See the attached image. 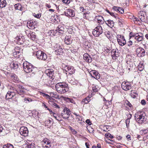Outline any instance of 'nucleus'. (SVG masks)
Returning <instances> with one entry per match:
<instances>
[{
    "label": "nucleus",
    "instance_id": "obj_13",
    "mask_svg": "<svg viewBox=\"0 0 148 148\" xmlns=\"http://www.w3.org/2000/svg\"><path fill=\"white\" fill-rule=\"evenodd\" d=\"M90 74L92 77L97 79H99L100 77L99 74L95 71H91L90 72Z\"/></svg>",
    "mask_w": 148,
    "mask_h": 148
},
{
    "label": "nucleus",
    "instance_id": "obj_37",
    "mask_svg": "<svg viewBox=\"0 0 148 148\" xmlns=\"http://www.w3.org/2000/svg\"><path fill=\"white\" fill-rule=\"evenodd\" d=\"M34 144H27L26 148H34Z\"/></svg>",
    "mask_w": 148,
    "mask_h": 148
},
{
    "label": "nucleus",
    "instance_id": "obj_60",
    "mask_svg": "<svg viewBox=\"0 0 148 148\" xmlns=\"http://www.w3.org/2000/svg\"><path fill=\"white\" fill-rule=\"evenodd\" d=\"M51 122L52 121L51 120H48L46 121V124H47V125H48V124H50Z\"/></svg>",
    "mask_w": 148,
    "mask_h": 148
},
{
    "label": "nucleus",
    "instance_id": "obj_55",
    "mask_svg": "<svg viewBox=\"0 0 148 148\" xmlns=\"http://www.w3.org/2000/svg\"><path fill=\"white\" fill-rule=\"evenodd\" d=\"M39 84H40V86L42 85L45 84L44 82H43V81L42 80V79L40 78V80L39 82Z\"/></svg>",
    "mask_w": 148,
    "mask_h": 148
},
{
    "label": "nucleus",
    "instance_id": "obj_36",
    "mask_svg": "<svg viewBox=\"0 0 148 148\" xmlns=\"http://www.w3.org/2000/svg\"><path fill=\"white\" fill-rule=\"evenodd\" d=\"M13 145L10 143L7 144L3 145V148H13Z\"/></svg>",
    "mask_w": 148,
    "mask_h": 148
},
{
    "label": "nucleus",
    "instance_id": "obj_26",
    "mask_svg": "<svg viewBox=\"0 0 148 148\" xmlns=\"http://www.w3.org/2000/svg\"><path fill=\"white\" fill-rule=\"evenodd\" d=\"M106 24L110 27H112L114 26V23L113 21L110 20L107 21L106 22Z\"/></svg>",
    "mask_w": 148,
    "mask_h": 148
},
{
    "label": "nucleus",
    "instance_id": "obj_33",
    "mask_svg": "<svg viewBox=\"0 0 148 148\" xmlns=\"http://www.w3.org/2000/svg\"><path fill=\"white\" fill-rule=\"evenodd\" d=\"M65 100L67 102H71L74 104H75V103L74 100L70 98L66 97L65 98Z\"/></svg>",
    "mask_w": 148,
    "mask_h": 148
},
{
    "label": "nucleus",
    "instance_id": "obj_4",
    "mask_svg": "<svg viewBox=\"0 0 148 148\" xmlns=\"http://www.w3.org/2000/svg\"><path fill=\"white\" fill-rule=\"evenodd\" d=\"M23 66L24 71L26 73H28L30 72H32L33 73H35V69L36 68H34L33 66L30 63L27 62H24Z\"/></svg>",
    "mask_w": 148,
    "mask_h": 148
},
{
    "label": "nucleus",
    "instance_id": "obj_14",
    "mask_svg": "<svg viewBox=\"0 0 148 148\" xmlns=\"http://www.w3.org/2000/svg\"><path fill=\"white\" fill-rule=\"evenodd\" d=\"M48 77H51L52 78V77L54 74V72L53 69H46L45 71V74Z\"/></svg>",
    "mask_w": 148,
    "mask_h": 148
},
{
    "label": "nucleus",
    "instance_id": "obj_47",
    "mask_svg": "<svg viewBox=\"0 0 148 148\" xmlns=\"http://www.w3.org/2000/svg\"><path fill=\"white\" fill-rule=\"evenodd\" d=\"M50 95L52 97H53L56 99H57L58 97V96L57 95L54 94L53 92L51 93Z\"/></svg>",
    "mask_w": 148,
    "mask_h": 148
},
{
    "label": "nucleus",
    "instance_id": "obj_52",
    "mask_svg": "<svg viewBox=\"0 0 148 148\" xmlns=\"http://www.w3.org/2000/svg\"><path fill=\"white\" fill-rule=\"evenodd\" d=\"M92 90L93 92H97L98 90V89L96 88V86H94L92 87Z\"/></svg>",
    "mask_w": 148,
    "mask_h": 148
},
{
    "label": "nucleus",
    "instance_id": "obj_17",
    "mask_svg": "<svg viewBox=\"0 0 148 148\" xmlns=\"http://www.w3.org/2000/svg\"><path fill=\"white\" fill-rule=\"evenodd\" d=\"M84 59L87 62L90 63L92 62V59L87 53H85L83 55Z\"/></svg>",
    "mask_w": 148,
    "mask_h": 148
},
{
    "label": "nucleus",
    "instance_id": "obj_22",
    "mask_svg": "<svg viewBox=\"0 0 148 148\" xmlns=\"http://www.w3.org/2000/svg\"><path fill=\"white\" fill-rule=\"evenodd\" d=\"M96 18L98 20V23L100 24H102L104 22L103 17L101 16H98L96 17Z\"/></svg>",
    "mask_w": 148,
    "mask_h": 148
},
{
    "label": "nucleus",
    "instance_id": "obj_1",
    "mask_svg": "<svg viewBox=\"0 0 148 148\" xmlns=\"http://www.w3.org/2000/svg\"><path fill=\"white\" fill-rule=\"evenodd\" d=\"M22 86L21 85H17L16 86H11L9 92H11L12 93H14L15 96L16 95H23L25 91L24 89L23 88Z\"/></svg>",
    "mask_w": 148,
    "mask_h": 148
},
{
    "label": "nucleus",
    "instance_id": "obj_42",
    "mask_svg": "<svg viewBox=\"0 0 148 148\" xmlns=\"http://www.w3.org/2000/svg\"><path fill=\"white\" fill-rule=\"evenodd\" d=\"M61 114L62 116L64 119H68L70 115V114H69V113H67L66 114V115L67 116H65V114Z\"/></svg>",
    "mask_w": 148,
    "mask_h": 148
},
{
    "label": "nucleus",
    "instance_id": "obj_51",
    "mask_svg": "<svg viewBox=\"0 0 148 148\" xmlns=\"http://www.w3.org/2000/svg\"><path fill=\"white\" fill-rule=\"evenodd\" d=\"M33 27H34V29H35L37 27V25L36 22L34 21H33Z\"/></svg>",
    "mask_w": 148,
    "mask_h": 148
},
{
    "label": "nucleus",
    "instance_id": "obj_28",
    "mask_svg": "<svg viewBox=\"0 0 148 148\" xmlns=\"http://www.w3.org/2000/svg\"><path fill=\"white\" fill-rule=\"evenodd\" d=\"M7 3L5 0H0V7L1 8L5 7Z\"/></svg>",
    "mask_w": 148,
    "mask_h": 148
},
{
    "label": "nucleus",
    "instance_id": "obj_32",
    "mask_svg": "<svg viewBox=\"0 0 148 148\" xmlns=\"http://www.w3.org/2000/svg\"><path fill=\"white\" fill-rule=\"evenodd\" d=\"M11 66L14 69H17L18 67V65L16 62H13L11 64Z\"/></svg>",
    "mask_w": 148,
    "mask_h": 148
},
{
    "label": "nucleus",
    "instance_id": "obj_15",
    "mask_svg": "<svg viewBox=\"0 0 148 148\" xmlns=\"http://www.w3.org/2000/svg\"><path fill=\"white\" fill-rule=\"evenodd\" d=\"M111 54L112 58L114 60L116 59L119 56L118 49H113L112 51Z\"/></svg>",
    "mask_w": 148,
    "mask_h": 148
},
{
    "label": "nucleus",
    "instance_id": "obj_39",
    "mask_svg": "<svg viewBox=\"0 0 148 148\" xmlns=\"http://www.w3.org/2000/svg\"><path fill=\"white\" fill-rule=\"evenodd\" d=\"M138 68L140 71L143 70L144 69V66L142 64H139L138 66Z\"/></svg>",
    "mask_w": 148,
    "mask_h": 148
},
{
    "label": "nucleus",
    "instance_id": "obj_38",
    "mask_svg": "<svg viewBox=\"0 0 148 148\" xmlns=\"http://www.w3.org/2000/svg\"><path fill=\"white\" fill-rule=\"evenodd\" d=\"M106 141L107 143L112 145L114 143V141L113 140H110L108 138L106 140Z\"/></svg>",
    "mask_w": 148,
    "mask_h": 148
},
{
    "label": "nucleus",
    "instance_id": "obj_63",
    "mask_svg": "<svg viewBox=\"0 0 148 148\" xmlns=\"http://www.w3.org/2000/svg\"><path fill=\"white\" fill-rule=\"evenodd\" d=\"M86 123L89 125H90L91 124V123L90 122V120L89 119H87L86 120Z\"/></svg>",
    "mask_w": 148,
    "mask_h": 148
},
{
    "label": "nucleus",
    "instance_id": "obj_31",
    "mask_svg": "<svg viewBox=\"0 0 148 148\" xmlns=\"http://www.w3.org/2000/svg\"><path fill=\"white\" fill-rule=\"evenodd\" d=\"M14 7L15 9L19 10H22V6L21 4L19 3L16 4Z\"/></svg>",
    "mask_w": 148,
    "mask_h": 148
},
{
    "label": "nucleus",
    "instance_id": "obj_53",
    "mask_svg": "<svg viewBox=\"0 0 148 148\" xmlns=\"http://www.w3.org/2000/svg\"><path fill=\"white\" fill-rule=\"evenodd\" d=\"M119 7L115 6H114L112 8V9L116 11V12H118V10Z\"/></svg>",
    "mask_w": 148,
    "mask_h": 148
},
{
    "label": "nucleus",
    "instance_id": "obj_21",
    "mask_svg": "<svg viewBox=\"0 0 148 148\" xmlns=\"http://www.w3.org/2000/svg\"><path fill=\"white\" fill-rule=\"evenodd\" d=\"M16 39L17 40V42L18 43L22 44H23L25 40L24 39V37L21 36V37L20 36H17Z\"/></svg>",
    "mask_w": 148,
    "mask_h": 148
},
{
    "label": "nucleus",
    "instance_id": "obj_3",
    "mask_svg": "<svg viewBox=\"0 0 148 148\" xmlns=\"http://www.w3.org/2000/svg\"><path fill=\"white\" fill-rule=\"evenodd\" d=\"M146 115L143 112H138L135 114V119L138 123H142L146 121Z\"/></svg>",
    "mask_w": 148,
    "mask_h": 148
},
{
    "label": "nucleus",
    "instance_id": "obj_27",
    "mask_svg": "<svg viewBox=\"0 0 148 148\" xmlns=\"http://www.w3.org/2000/svg\"><path fill=\"white\" fill-rule=\"evenodd\" d=\"M41 142L42 145H44V144H46V145H49V147L51 146L49 140L47 138L44 139Z\"/></svg>",
    "mask_w": 148,
    "mask_h": 148
},
{
    "label": "nucleus",
    "instance_id": "obj_62",
    "mask_svg": "<svg viewBox=\"0 0 148 148\" xmlns=\"http://www.w3.org/2000/svg\"><path fill=\"white\" fill-rule=\"evenodd\" d=\"M127 44L128 46H130L132 44V42L131 41H129L127 42Z\"/></svg>",
    "mask_w": 148,
    "mask_h": 148
},
{
    "label": "nucleus",
    "instance_id": "obj_46",
    "mask_svg": "<svg viewBox=\"0 0 148 148\" xmlns=\"http://www.w3.org/2000/svg\"><path fill=\"white\" fill-rule=\"evenodd\" d=\"M110 14L112 16H113L116 18L118 17V15L117 14L112 12H111Z\"/></svg>",
    "mask_w": 148,
    "mask_h": 148
},
{
    "label": "nucleus",
    "instance_id": "obj_41",
    "mask_svg": "<svg viewBox=\"0 0 148 148\" xmlns=\"http://www.w3.org/2000/svg\"><path fill=\"white\" fill-rule=\"evenodd\" d=\"M105 136L106 137L108 138L109 137L111 139H112L114 138V137L111 134L109 133H106L105 134Z\"/></svg>",
    "mask_w": 148,
    "mask_h": 148
},
{
    "label": "nucleus",
    "instance_id": "obj_44",
    "mask_svg": "<svg viewBox=\"0 0 148 148\" xmlns=\"http://www.w3.org/2000/svg\"><path fill=\"white\" fill-rule=\"evenodd\" d=\"M143 50L140 53V56L141 57H143L145 55V50L143 49Z\"/></svg>",
    "mask_w": 148,
    "mask_h": 148
},
{
    "label": "nucleus",
    "instance_id": "obj_35",
    "mask_svg": "<svg viewBox=\"0 0 148 148\" xmlns=\"http://www.w3.org/2000/svg\"><path fill=\"white\" fill-rule=\"evenodd\" d=\"M55 51V53L56 55H61L63 53V51L62 48H60V49H58V50Z\"/></svg>",
    "mask_w": 148,
    "mask_h": 148
},
{
    "label": "nucleus",
    "instance_id": "obj_2",
    "mask_svg": "<svg viewBox=\"0 0 148 148\" xmlns=\"http://www.w3.org/2000/svg\"><path fill=\"white\" fill-rule=\"evenodd\" d=\"M56 91L60 93H64L69 90L68 85L65 83H59L56 84Z\"/></svg>",
    "mask_w": 148,
    "mask_h": 148
},
{
    "label": "nucleus",
    "instance_id": "obj_61",
    "mask_svg": "<svg viewBox=\"0 0 148 148\" xmlns=\"http://www.w3.org/2000/svg\"><path fill=\"white\" fill-rule=\"evenodd\" d=\"M24 100H25V101H28V102H29L30 101H32V100L31 99L29 98H25L24 99Z\"/></svg>",
    "mask_w": 148,
    "mask_h": 148
},
{
    "label": "nucleus",
    "instance_id": "obj_11",
    "mask_svg": "<svg viewBox=\"0 0 148 148\" xmlns=\"http://www.w3.org/2000/svg\"><path fill=\"white\" fill-rule=\"evenodd\" d=\"M19 132L21 135L25 136H27L28 133L27 128L25 127H21L20 129Z\"/></svg>",
    "mask_w": 148,
    "mask_h": 148
},
{
    "label": "nucleus",
    "instance_id": "obj_48",
    "mask_svg": "<svg viewBox=\"0 0 148 148\" xmlns=\"http://www.w3.org/2000/svg\"><path fill=\"white\" fill-rule=\"evenodd\" d=\"M60 45L58 44H55L53 46V48L55 50L56 49H57L59 46L60 47Z\"/></svg>",
    "mask_w": 148,
    "mask_h": 148
},
{
    "label": "nucleus",
    "instance_id": "obj_43",
    "mask_svg": "<svg viewBox=\"0 0 148 148\" xmlns=\"http://www.w3.org/2000/svg\"><path fill=\"white\" fill-rule=\"evenodd\" d=\"M118 10V12L121 13V14H123L124 12V10L121 7H119Z\"/></svg>",
    "mask_w": 148,
    "mask_h": 148
},
{
    "label": "nucleus",
    "instance_id": "obj_40",
    "mask_svg": "<svg viewBox=\"0 0 148 148\" xmlns=\"http://www.w3.org/2000/svg\"><path fill=\"white\" fill-rule=\"evenodd\" d=\"M143 48L141 47H138L136 49V51L138 54H139L143 50Z\"/></svg>",
    "mask_w": 148,
    "mask_h": 148
},
{
    "label": "nucleus",
    "instance_id": "obj_5",
    "mask_svg": "<svg viewBox=\"0 0 148 148\" xmlns=\"http://www.w3.org/2000/svg\"><path fill=\"white\" fill-rule=\"evenodd\" d=\"M103 32V30L101 27L99 25L96 27L93 30L92 33L95 36L97 37L101 34Z\"/></svg>",
    "mask_w": 148,
    "mask_h": 148
},
{
    "label": "nucleus",
    "instance_id": "obj_25",
    "mask_svg": "<svg viewBox=\"0 0 148 148\" xmlns=\"http://www.w3.org/2000/svg\"><path fill=\"white\" fill-rule=\"evenodd\" d=\"M90 97H88L83 99L81 102V103L84 105V104L88 103L90 101Z\"/></svg>",
    "mask_w": 148,
    "mask_h": 148
},
{
    "label": "nucleus",
    "instance_id": "obj_9",
    "mask_svg": "<svg viewBox=\"0 0 148 148\" xmlns=\"http://www.w3.org/2000/svg\"><path fill=\"white\" fill-rule=\"evenodd\" d=\"M122 88L125 90H128L131 88L130 84L128 82H123L121 84Z\"/></svg>",
    "mask_w": 148,
    "mask_h": 148
},
{
    "label": "nucleus",
    "instance_id": "obj_64",
    "mask_svg": "<svg viewBox=\"0 0 148 148\" xmlns=\"http://www.w3.org/2000/svg\"><path fill=\"white\" fill-rule=\"evenodd\" d=\"M144 132V134H146L148 133V129H144L143 130H142Z\"/></svg>",
    "mask_w": 148,
    "mask_h": 148
},
{
    "label": "nucleus",
    "instance_id": "obj_50",
    "mask_svg": "<svg viewBox=\"0 0 148 148\" xmlns=\"http://www.w3.org/2000/svg\"><path fill=\"white\" fill-rule=\"evenodd\" d=\"M11 77H12V79H14V80H15L16 81L18 80L17 77L16 75L14 74V75H11Z\"/></svg>",
    "mask_w": 148,
    "mask_h": 148
},
{
    "label": "nucleus",
    "instance_id": "obj_59",
    "mask_svg": "<svg viewBox=\"0 0 148 148\" xmlns=\"http://www.w3.org/2000/svg\"><path fill=\"white\" fill-rule=\"evenodd\" d=\"M141 103L143 105H145L146 104V101L145 100L143 99L141 100Z\"/></svg>",
    "mask_w": 148,
    "mask_h": 148
},
{
    "label": "nucleus",
    "instance_id": "obj_57",
    "mask_svg": "<svg viewBox=\"0 0 148 148\" xmlns=\"http://www.w3.org/2000/svg\"><path fill=\"white\" fill-rule=\"evenodd\" d=\"M80 10L83 12H85V11L86 10L85 9H84V7H80Z\"/></svg>",
    "mask_w": 148,
    "mask_h": 148
},
{
    "label": "nucleus",
    "instance_id": "obj_24",
    "mask_svg": "<svg viewBox=\"0 0 148 148\" xmlns=\"http://www.w3.org/2000/svg\"><path fill=\"white\" fill-rule=\"evenodd\" d=\"M135 39L138 42H140L143 39V35L141 33L138 34L137 36L136 37Z\"/></svg>",
    "mask_w": 148,
    "mask_h": 148
},
{
    "label": "nucleus",
    "instance_id": "obj_56",
    "mask_svg": "<svg viewBox=\"0 0 148 148\" xmlns=\"http://www.w3.org/2000/svg\"><path fill=\"white\" fill-rule=\"evenodd\" d=\"M62 1L64 3L66 4L69 3L70 2L69 0H62Z\"/></svg>",
    "mask_w": 148,
    "mask_h": 148
},
{
    "label": "nucleus",
    "instance_id": "obj_6",
    "mask_svg": "<svg viewBox=\"0 0 148 148\" xmlns=\"http://www.w3.org/2000/svg\"><path fill=\"white\" fill-rule=\"evenodd\" d=\"M116 38L118 44L121 46H123L126 44V41L123 36L121 35H118Z\"/></svg>",
    "mask_w": 148,
    "mask_h": 148
},
{
    "label": "nucleus",
    "instance_id": "obj_58",
    "mask_svg": "<svg viewBox=\"0 0 148 148\" xmlns=\"http://www.w3.org/2000/svg\"><path fill=\"white\" fill-rule=\"evenodd\" d=\"M63 111H66V113H69L70 112V110L67 108H64V109Z\"/></svg>",
    "mask_w": 148,
    "mask_h": 148
},
{
    "label": "nucleus",
    "instance_id": "obj_34",
    "mask_svg": "<svg viewBox=\"0 0 148 148\" xmlns=\"http://www.w3.org/2000/svg\"><path fill=\"white\" fill-rule=\"evenodd\" d=\"M33 21H30L27 22V25L28 27H29V28L32 29H34V27H33Z\"/></svg>",
    "mask_w": 148,
    "mask_h": 148
},
{
    "label": "nucleus",
    "instance_id": "obj_12",
    "mask_svg": "<svg viewBox=\"0 0 148 148\" xmlns=\"http://www.w3.org/2000/svg\"><path fill=\"white\" fill-rule=\"evenodd\" d=\"M64 13L66 16L73 17L75 16V14L73 10L67 9L64 12Z\"/></svg>",
    "mask_w": 148,
    "mask_h": 148
},
{
    "label": "nucleus",
    "instance_id": "obj_10",
    "mask_svg": "<svg viewBox=\"0 0 148 148\" xmlns=\"http://www.w3.org/2000/svg\"><path fill=\"white\" fill-rule=\"evenodd\" d=\"M42 95L43 97H45L47 99H49V101H50L53 100L52 97H50L48 94H45L43 91H38V95Z\"/></svg>",
    "mask_w": 148,
    "mask_h": 148
},
{
    "label": "nucleus",
    "instance_id": "obj_7",
    "mask_svg": "<svg viewBox=\"0 0 148 148\" xmlns=\"http://www.w3.org/2000/svg\"><path fill=\"white\" fill-rule=\"evenodd\" d=\"M47 56L43 51L41 50L38 51V59L45 60L47 59Z\"/></svg>",
    "mask_w": 148,
    "mask_h": 148
},
{
    "label": "nucleus",
    "instance_id": "obj_19",
    "mask_svg": "<svg viewBox=\"0 0 148 148\" xmlns=\"http://www.w3.org/2000/svg\"><path fill=\"white\" fill-rule=\"evenodd\" d=\"M117 20L118 23L121 27L123 26V25L125 23V21L121 18H119L118 17L116 18Z\"/></svg>",
    "mask_w": 148,
    "mask_h": 148
},
{
    "label": "nucleus",
    "instance_id": "obj_20",
    "mask_svg": "<svg viewBox=\"0 0 148 148\" xmlns=\"http://www.w3.org/2000/svg\"><path fill=\"white\" fill-rule=\"evenodd\" d=\"M15 96V94L14 93H12L11 92L8 91L5 96V98L6 99L8 100L11 99L12 97Z\"/></svg>",
    "mask_w": 148,
    "mask_h": 148
},
{
    "label": "nucleus",
    "instance_id": "obj_45",
    "mask_svg": "<svg viewBox=\"0 0 148 148\" xmlns=\"http://www.w3.org/2000/svg\"><path fill=\"white\" fill-rule=\"evenodd\" d=\"M140 13L139 14L138 17L141 21H143L144 20L145 16L143 15H142V14H141L140 16Z\"/></svg>",
    "mask_w": 148,
    "mask_h": 148
},
{
    "label": "nucleus",
    "instance_id": "obj_29",
    "mask_svg": "<svg viewBox=\"0 0 148 148\" xmlns=\"http://www.w3.org/2000/svg\"><path fill=\"white\" fill-rule=\"evenodd\" d=\"M32 49L33 51V55L37 56V47L36 46L33 45L32 46Z\"/></svg>",
    "mask_w": 148,
    "mask_h": 148
},
{
    "label": "nucleus",
    "instance_id": "obj_23",
    "mask_svg": "<svg viewBox=\"0 0 148 148\" xmlns=\"http://www.w3.org/2000/svg\"><path fill=\"white\" fill-rule=\"evenodd\" d=\"M56 101L55 99H53V100L50 101H49L48 102L49 104L53 107L59 108H60L59 106L55 102Z\"/></svg>",
    "mask_w": 148,
    "mask_h": 148
},
{
    "label": "nucleus",
    "instance_id": "obj_8",
    "mask_svg": "<svg viewBox=\"0 0 148 148\" xmlns=\"http://www.w3.org/2000/svg\"><path fill=\"white\" fill-rule=\"evenodd\" d=\"M64 70L67 73H66V74L68 73V75H72L75 72V69L72 66H66L64 67Z\"/></svg>",
    "mask_w": 148,
    "mask_h": 148
},
{
    "label": "nucleus",
    "instance_id": "obj_54",
    "mask_svg": "<svg viewBox=\"0 0 148 148\" xmlns=\"http://www.w3.org/2000/svg\"><path fill=\"white\" fill-rule=\"evenodd\" d=\"M42 106H44L46 109H47V110L49 111H50V109L47 108V107L44 103L42 102Z\"/></svg>",
    "mask_w": 148,
    "mask_h": 148
},
{
    "label": "nucleus",
    "instance_id": "obj_16",
    "mask_svg": "<svg viewBox=\"0 0 148 148\" xmlns=\"http://www.w3.org/2000/svg\"><path fill=\"white\" fill-rule=\"evenodd\" d=\"M64 27L62 25H58L56 28L55 32H56V33L58 32L59 34H64Z\"/></svg>",
    "mask_w": 148,
    "mask_h": 148
},
{
    "label": "nucleus",
    "instance_id": "obj_18",
    "mask_svg": "<svg viewBox=\"0 0 148 148\" xmlns=\"http://www.w3.org/2000/svg\"><path fill=\"white\" fill-rule=\"evenodd\" d=\"M72 39L70 36H66L64 39V42L67 45H69L72 43Z\"/></svg>",
    "mask_w": 148,
    "mask_h": 148
},
{
    "label": "nucleus",
    "instance_id": "obj_49",
    "mask_svg": "<svg viewBox=\"0 0 148 148\" xmlns=\"http://www.w3.org/2000/svg\"><path fill=\"white\" fill-rule=\"evenodd\" d=\"M130 122V119L128 118L125 120V123L127 127H128Z\"/></svg>",
    "mask_w": 148,
    "mask_h": 148
},
{
    "label": "nucleus",
    "instance_id": "obj_30",
    "mask_svg": "<svg viewBox=\"0 0 148 148\" xmlns=\"http://www.w3.org/2000/svg\"><path fill=\"white\" fill-rule=\"evenodd\" d=\"M42 80L43 81L44 84L46 83L48 81L47 77L45 74H43L42 75V77H41Z\"/></svg>",
    "mask_w": 148,
    "mask_h": 148
}]
</instances>
